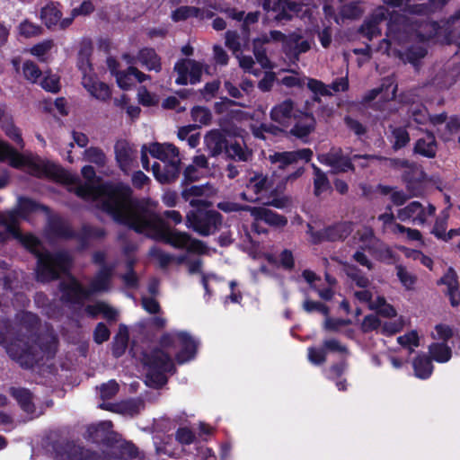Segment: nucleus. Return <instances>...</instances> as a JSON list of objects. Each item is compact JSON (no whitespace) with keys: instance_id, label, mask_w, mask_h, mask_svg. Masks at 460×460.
Here are the masks:
<instances>
[{"instance_id":"3","label":"nucleus","mask_w":460,"mask_h":460,"mask_svg":"<svg viewBox=\"0 0 460 460\" xmlns=\"http://www.w3.org/2000/svg\"><path fill=\"white\" fill-rule=\"evenodd\" d=\"M82 174L87 182L75 186V194L85 200L93 201L96 207L111 216L116 222L126 226V221L119 218L117 214L133 218L144 208L133 199L132 190L126 184L105 182L93 185L95 171L93 166H84Z\"/></svg>"},{"instance_id":"42","label":"nucleus","mask_w":460,"mask_h":460,"mask_svg":"<svg viewBox=\"0 0 460 460\" xmlns=\"http://www.w3.org/2000/svg\"><path fill=\"white\" fill-rule=\"evenodd\" d=\"M375 158H377L376 155H354L351 158L346 157L343 155V157L341 159L339 163H337L332 169L335 172H344L347 171H354V165L352 164V161L356 159H362V160H373Z\"/></svg>"},{"instance_id":"30","label":"nucleus","mask_w":460,"mask_h":460,"mask_svg":"<svg viewBox=\"0 0 460 460\" xmlns=\"http://www.w3.org/2000/svg\"><path fill=\"white\" fill-rule=\"evenodd\" d=\"M414 376L420 379H428L433 372L431 358L426 354H419L412 360Z\"/></svg>"},{"instance_id":"44","label":"nucleus","mask_w":460,"mask_h":460,"mask_svg":"<svg viewBox=\"0 0 460 460\" xmlns=\"http://www.w3.org/2000/svg\"><path fill=\"white\" fill-rule=\"evenodd\" d=\"M90 56H91V48L89 47H84L80 49L78 54V61L77 66L80 71L83 74V76L84 75H92L93 74V68L90 62Z\"/></svg>"},{"instance_id":"24","label":"nucleus","mask_w":460,"mask_h":460,"mask_svg":"<svg viewBox=\"0 0 460 460\" xmlns=\"http://www.w3.org/2000/svg\"><path fill=\"white\" fill-rule=\"evenodd\" d=\"M251 216L255 221H263L269 226L275 227H283L288 224V220L284 216L265 208L252 207Z\"/></svg>"},{"instance_id":"12","label":"nucleus","mask_w":460,"mask_h":460,"mask_svg":"<svg viewBox=\"0 0 460 460\" xmlns=\"http://www.w3.org/2000/svg\"><path fill=\"white\" fill-rule=\"evenodd\" d=\"M343 270L351 282L353 296L360 303L370 301L376 293V288L371 284L361 270L353 264L344 263Z\"/></svg>"},{"instance_id":"56","label":"nucleus","mask_w":460,"mask_h":460,"mask_svg":"<svg viewBox=\"0 0 460 460\" xmlns=\"http://www.w3.org/2000/svg\"><path fill=\"white\" fill-rule=\"evenodd\" d=\"M183 179L181 181V186L190 184L197 181L203 177V173L199 169L194 167L193 164H189L182 172Z\"/></svg>"},{"instance_id":"31","label":"nucleus","mask_w":460,"mask_h":460,"mask_svg":"<svg viewBox=\"0 0 460 460\" xmlns=\"http://www.w3.org/2000/svg\"><path fill=\"white\" fill-rule=\"evenodd\" d=\"M0 125L2 128L4 130L5 134L14 141L19 147H23V141L21 136V132L18 128H16L12 120V118L0 108Z\"/></svg>"},{"instance_id":"57","label":"nucleus","mask_w":460,"mask_h":460,"mask_svg":"<svg viewBox=\"0 0 460 460\" xmlns=\"http://www.w3.org/2000/svg\"><path fill=\"white\" fill-rule=\"evenodd\" d=\"M396 275L402 284L408 289L411 288L415 284L416 277L402 265L396 267Z\"/></svg>"},{"instance_id":"14","label":"nucleus","mask_w":460,"mask_h":460,"mask_svg":"<svg viewBox=\"0 0 460 460\" xmlns=\"http://www.w3.org/2000/svg\"><path fill=\"white\" fill-rule=\"evenodd\" d=\"M435 212L436 207L432 204H428L427 207H424L419 201H412L406 207L398 209L396 217L401 221L410 220L415 225L422 226Z\"/></svg>"},{"instance_id":"5","label":"nucleus","mask_w":460,"mask_h":460,"mask_svg":"<svg viewBox=\"0 0 460 460\" xmlns=\"http://www.w3.org/2000/svg\"><path fill=\"white\" fill-rule=\"evenodd\" d=\"M9 236L18 239L24 247L37 257L36 274L38 281L49 282L68 272L72 263V258L68 252H50L43 251L40 241L31 234H22L16 224H7L0 230V243L6 241Z\"/></svg>"},{"instance_id":"26","label":"nucleus","mask_w":460,"mask_h":460,"mask_svg":"<svg viewBox=\"0 0 460 460\" xmlns=\"http://www.w3.org/2000/svg\"><path fill=\"white\" fill-rule=\"evenodd\" d=\"M9 392L25 412L33 417L39 416L41 413L36 411L32 394L28 389L11 387Z\"/></svg>"},{"instance_id":"39","label":"nucleus","mask_w":460,"mask_h":460,"mask_svg":"<svg viewBox=\"0 0 460 460\" xmlns=\"http://www.w3.org/2000/svg\"><path fill=\"white\" fill-rule=\"evenodd\" d=\"M343 122L347 129L354 134L358 139H362L367 134V126L352 115H346Z\"/></svg>"},{"instance_id":"6","label":"nucleus","mask_w":460,"mask_h":460,"mask_svg":"<svg viewBox=\"0 0 460 460\" xmlns=\"http://www.w3.org/2000/svg\"><path fill=\"white\" fill-rule=\"evenodd\" d=\"M382 3L384 2L382 1ZM402 8H403V4L397 7H391L385 4L378 5L372 11L371 14L364 21L360 26V34L369 40L381 35V22L387 19L388 23L391 13L394 12L401 13ZM387 31L388 27L386 28L385 38L382 40L378 46V50L382 53L387 54L388 56H397L403 62H408L414 66H417L420 60L424 58V57L427 55V49L422 45H415V40L407 45L390 44L388 50H385V49L382 48V43L387 40Z\"/></svg>"},{"instance_id":"40","label":"nucleus","mask_w":460,"mask_h":460,"mask_svg":"<svg viewBox=\"0 0 460 460\" xmlns=\"http://www.w3.org/2000/svg\"><path fill=\"white\" fill-rule=\"evenodd\" d=\"M449 217L448 208L443 210L440 216L436 219L431 234L438 239L447 242V220Z\"/></svg>"},{"instance_id":"16","label":"nucleus","mask_w":460,"mask_h":460,"mask_svg":"<svg viewBox=\"0 0 460 460\" xmlns=\"http://www.w3.org/2000/svg\"><path fill=\"white\" fill-rule=\"evenodd\" d=\"M203 66L199 62L193 59H181L174 66L178 76L175 83L179 85H185L188 83L194 84L199 82Z\"/></svg>"},{"instance_id":"41","label":"nucleus","mask_w":460,"mask_h":460,"mask_svg":"<svg viewBox=\"0 0 460 460\" xmlns=\"http://www.w3.org/2000/svg\"><path fill=\"white\" fill-rule=\"evenodd\" d=\"M128 341V333L125 326H120L118 334L114 338L112 353L116 358L123 355Z\"/></svg>"},{"instance_id":"45","label":"nucleus","mask_w":460,"mask_h":460,"mask_svg":"<svg viewBox=\"0 0 460 460\" xmlns=\"http://www.w3.org/2000/svg\"><path fill=\"white\" fill-rule=\"evenodd\" d=\"M409 115L417 124H425L430 119L426 107L422 104H412L409 109Z\"/></svg>"},{"instance_id":"20","label":"nucleus","mask_w":460,"mask_h":460,"mask_svg":"<svg viewBox=\"0 0 460 460\" xmlns=\"http://www.w3.org/2000/svg\"><path fill=\"white\" fill-rule=\"evenodd\" d=\"M115 157L119 168L128 172L131 170L137 158V150L126 140H119L115 144Z\"/></svg>"},{"instance_id":"48","label":"nucleus","mask_w":460,"mask_h":460,"mask_svg":"<svg viewBox=\"0 0 460 460\" xmlns=\"http://www.w3.org/2000/svg\"><path fill=\"white\" fill-rule=\"evenodd\" d=\"M200 9L194 6H181L174 10L172 13V19L174 22L184 21L190 17H198Z\"/></svg>"},{"instance_id":"51","label":"nucleus","mask_w":460,"mask_h":460,"mask_svg":"<svg viewBox=\"0 0 460 460\" xmlns=\"http://www.w3.org/2000/svg\"><path fill=\"white\" fill-rule=\"evenodd\" d=\"M22 74L26 80L36 83L42 72L34 62L27 60L22 64Z\"/></svg>"},{"instance_id":"15","label":"nucleus","mask_w":460,"mask_h":460,"mask_svg":"<svg viewBox=\"0 0 460 460\" xmlns=\"http://www.w3.org/2000/svg\"><path fill=\"white\" fill-rule=\"evenodd\" d=\"M181 187V198L188 201L191 207L207 206L204 199L211 198L217 192V188L208 182L200 185L187 184Z\"/></svg>"},{"instance_id":"4","label":"nucleus","mask_w":460,"mask_h":460,"mask_svg":"<svg viewBox=\"0 0 460 460\" xmlns=\"http://www.w3.org/2000/svg\"><path fill=\"white\" fill-rule=\"evenodd\" d=\"M161 347L144 355V364L146 367V383L152 387H160L167 382L165 373L174 371L172 359L164 349L176 350L175 358L182 364L194 358L197 349L196 341L185 332L166 333L161 339Z\"/></svg>"},{"instance_id":"8","label":"nucleus","mask_w":460,"mask_h":460,"mask_svg":"<svg viewBox=\"0 0 460 460\" xmlns=\"http://www.w3.org/2000/svg\"><path fill=\"white\" fill-rule=\"evenodd\" d=\"M148 152L161 162H155L152 165L155 179L161 183L174 181L180 173L181 161L178 147L169 143H154L149 146Z\"/></svg>"},{"instance_id":"55","label":"nucleus","mask_w":460,"mask_h":460,"mask_svg":"<svg viewBox=\"0 0 460 460\" xmlns=\"http://www.w3.org/2000/svg\"><path fill=\"white\" fill-rule=\"evenodd\" d=\"M307 358L314 365L319 366L323 364L326 361V350L324 347H309L307 349Z\"/></svg>"},{"instance_id":"43","label":"nucleus","mask_w":460,"mask_h":460,"mask_svg":"<svg viewBox=\"0 0 460 460\" xmlns=\"http://www.w3.org/2000/svg\"><path fill=\"white\" fill-rule=\"evenodd\" d=\"M307 87L314 94L313 100L317 102H321L319 96H332V93L330 91L329 84H323L322 81L317 79H308Z\"/></svg>"},{"instance_id":"63","label":"nucleus","mask_w":460,"mask_h":460,"mask_svg":"<svg viewBox=\"0 0 460 460\" xmlns=\"http://www.w3.org/2000/svg\"><path fill=\"white\" fill-rule=\"evenodd\" d=\"M302 307L308 314L314 311H318L323 315L327 316L329 314V308L325 305L320 302L313 301L309 298L305 299Z\"/></svg>"},{"instance_id":"28","label":"nucleus","mask_w":460,"mask_h":460,"mask_svg":"<svg viewBox=\"0 0 460 460\" xmlns=\"http://www.w3.org/2000/svg\"><path fill=\"white\" fill-rule=\"evenodd\" d=\"M309 5V0H285L279 3L281 11L277 14V20H290L295 14L302 12L304 6Z\"/></svg>"},{"instance_id":"59","label":"nucleus","mask_w":460,"mask_h":460,"mask_svg":"<svg viewBox=\"0 0 460 460\" xmlns=\"http://www.w3.org/2000/svg\"><path fill=\"white\" fill-rule=\"evenodd\" d=\"M22 275V272H8L3 279L4 288L10 292L16 290L20 286V277Z\"/></svg>"},{"instance_id":"47","label":"nucleus","mask_w":460,"mask_h":460,"mask_svg":"<svg viewBox=\"0 0 460 460\" xmlns=\"http://www.w3.org/2000/svg\"><path fill=\"white\" fill-rule=\"evenodd\" d=\"M364 10L360 6L359 2H351L344 4L341 9V20L343 19H357L362 15Z\"/></svg>"},{"instance_id":"2","label":"nucleus","mask_w":460,"mask_h":460,"mask_svg":"<svg viewBox=\"0 0 460 460\" xmlns=\"http://www.w3.org/2000/svg\"><path fill=\"white\" fill-rule=\"evenodd\" d=\"M117 217L126 221V226L139 234L155 240L163 241L176 249L186 250L185 253L178 256L173 255V263L177 265L184 264L186 266L191 253L198 255L210 254L211 249L203 241L193 238L186 232L170 229L164 218L148 208L144 207L131 219L121 216V214H117Z\"/></svg>"},{"instance_id":"27","label":"nucleus","mask_w":460,"mask_h":460,"mask_svg":"<svg viewBox=\"0 0 460 460\" xmlns=\"http://www.w3.org/2000/svg\"><path fill=\"white\" fill-rule=\"evenodd\" d=\"M296 119L297 120L290 130L293 136L303 138L314 130L315 119L311 113L299 111Z\"/></svg>"},{"instance_id":"1","label":"nucleus","mask_w":460,"mask_h":460,"mask_svg":"<svg viewBox=\"0 0 460 460\" xmlns=\"http://www.w3.org/2000/svg\"><path fill=\"white\" fill-rule=\"evenodd\" d=\"M18 323L0 319V345L22 368H32L45 358L53 357L57 339L52 334H36L39 318L31 312L17 314Z\"/></svg>"},{"instance_id":"64","label":"nucleus","mask_w":460,"mask_h":460,"mask_svg":"<svg viewBox=\"0 0 460 460\" xmlns=\"http://www.w3.org/2000/svg\"><path fill=\"white\" fill-rule=\"evenodd\" d=\"M21 35L31 38L37 36L40 33L41 28L29 21H24L19 26Z\"/></svg>"},{"instance_id":"49","label":"nucleus","mask_w":460,"mask_h":460,"mask_svg":"<svg viewBox=\"0 0 460 460\" xmlns=\"http://www.w3.org/2000/svg\"><path fill=\"white\" fill-rule=\"evenodd\" d=\"M342 157L343 155L341 148L332 147L328 153L319 155L318 160L321 164L329 165L332 168Z\"/></svg>"},{"instance_id":"60","label":"nucleus","mask_w":460,"mask_h":460,"mask_svg":"<svg viewBox=\"0 0 460 460\" xmlns=\"http://www.w3.org/2000/svg\"><path fill=\"white\" fill-rule=\"evenodd\" d=\"M66 453L69 460H90L89 450L78 445H69Z\"/></svg>"},{"instance_id":"18","label":"nucleus","mask_w":460,"mask_h":460,"mask_svg":"<svg viewBox=\"0 0 460 460\" xmlns=\"http://www.w3.org/2000/svg\"><path fill=\"white\" fill-rule=\"evenodd\" d=\"M396 90L397 86L394 85V83L391 80L385 79L379 87L368 91L363 96L362 102L364 103H368L376 100L377 108L382 109L385 102L395 98Z\"/></svg>"},{"instance_id":"9","label":"nucleus","mask_w":460,"mask_h":460,"mask_svg":"<svg viewBox=\"0 0 460 460\" xmlns=\"http://www.w3.org/2000/svg\"><path fill=\"white\" fill-rule=\"evenodd\" d=\"M6 159L10 161L12 166L16 168L24 167L29 173L37 177L52 175L60 170L57 165L45 163L39 157L22 155L8 144L0 141V160Z\"/></svg>"},{"instance_id":"21","label":"nucleus","mask_w":460,"mask_h":460,"mask_svg":"<svg viewBox=\"0 0 460 460\" xmlns=\"http://www.w3.org/2000/svg\"><path fill=\"white\" fill-rule=\"evenodd\" d=\"M310 49L311 45L308 40H304L300 33L292 32L288 35L283 50L291 60L297 61L299 56Z\"/></svg>"},{"instance_id":"23","label":"nucleus","mask_w":460,"mask_h":460,"mask_svg":"<svg viewBox=\"0 0 460 460\" xmlns=\"http://www.w3.org/2000/svg\"><path fill=\"white\" fill-rule=\"evenodd\" d=\"M204 144L209 155L217 157L225 152L227 140L220 129H211L205 135Z\"/></svg>"},{"instance_id":"29","label":"nucleus","mask_w":460,"mask_h":460,"mask_svg":"<svg viewBox=\"0 0 460 460\" xmlns=\"http://www.w3.org/2000/svg\"><path fill=\"white\" fill-rule=\"evenodd\" d=\"M225 153L228 159L237 162H249L252 157V152L238 141L227 143Z\"/></svg>"},{"instance_id":"13","label":"nucleus","mask_w":460,"mask_h":460,"mask_svg":"<svg viewBox=\"0 0 460 460\" xmlns=\"http://www.w3.org/2000/svg\"><path fill=\"white\" fill-rule=\"evenodd\" d=\"M273 183L265 174L253 172L248 179L245 187L247 191H251L253 196H259L261 202L267 206H272L277 208H284L289 205V199L287 197L274 198L269 201H262V194L267 192Z\"/></svg>"},{"instance_id":"19","label":"nucleus","mask_w":460,"mask_h":460,"mask_svg":"<svg viewBox=\"0 0 460 460\" xmlns=\"http://www.w3.org/2000/svg\"><path fill=\"white\" fill-rule=\"evenodd\" d=\"M352 232V225L349 222H341L332 226H328L322 231L312 234L314 243L323 241L336 242L344 240Z\"/></svg>"},{"instance_id":"53","label":"nucleus","mask_w":460,"mask_h":460,"mask_svg":"<svg viewBox=\"0 0 460 460\" xmlns=\"http://www.w3.org/2000/svg\"><path fill=\"white\" fill-rule=\"evenodd\" d=\"M149 253L157 261L159 266L163 269H165L170 264L173 263V255L165 252L159 248L153 247Z\"/></svg>"},{"instance_id":"62","label":"nucleus","mask_w":460,"mask_h":460,"mask_svg":"<svg viewBox=\"0 0 460 460\" xmlns=\"http://www.w3.org/2000/svg\"><path fill=\"white\" fill-rule=\"evenodd\" d=\"M119 391V385L115 380H110L100 387L101 398L102 400H110L114 397Z\"/></svg>"},{"instance_id":"37","label":"nucleus","mask_w":460,"mask_h":460,"mask_svg":"<svg viewBox=\"0 0 460 460\" xmlns=\"http://www.w3.org/2000/svg\"><path fill=\"white\" fill-rule=\"evenodd\" d=\"M312 168L314 170V193L316 197H320L323 193L330 190V181L319 167L313 164Z\"/></svg>"},{"instance_id":"25","label":"nucleus","mask_w":460,"mask_h":460,"mask_svg":"<svg viewBox=\"0 0 460 460\" xmlns=\"http://www.w3.org/2000/svg\"><path fill=\"white\" fill-rule=\"evenodd\" d=\"M82 84L93 97L100 101H106L111 96L109 86L98 81L94 74L82 76Z\"/></svg>"},{"instance_id":"38","label":"nucleus","mask_w":460,"mask_h":460,"mask_svg":"<svg viewBox=\"0 0 460 460\" xmlns=\"http://www.w3.org/2000/svg\"><path fill=\"white\" fill-rule=\"evenodd\" d=\"M138 60L149 70H155L156 72L161 69L160 59L153 49H143L139 51Z\"/></svg>"},{"instance_id":"10","label":"nucleus","mask_w":460,"mask_h":460,"mask_svg":"<svg viewBox=\"0 0 460 460\" xmlns=\"http://www.w3.org/2000/svg\"><path fill=\"white\" fill-rule=\"evenodd\" d=\"M46 232L50 238L70 239L76 237L83 247L87 244L89 240L101 239L105 235L103 229L90 225H84L80 232L75 234L68 223L59 217L49 218Z\"/></svg>"},{"instance_id":"22","label":"nucleus","mask_w":460,"mask_h":460,"mask_svg":"<svg viewBox=\"0 0 460 460\" xmlns=\"http://www.w3.org/2000/svg\"><path fill=\"white\" fill-rule=\"evenodd\" d=\"M299 111L295 108L292 100L287 99L276 104L270 111V118L273 121L287 126L291 119L298 117Z\"/></svg>"},{"instance_id":"34","label":"nucleus","mask_w":460,"mask_h":460,"mask_svg":"<svg viewBox=\"0 0 460 460\" xmlns=\"http://www.w3.org/2000/svg\"><path fill=\"white\" fill-rule=\"evenodd\" d=\"M111 427L112 423L111 421H102L96 425H91L87 428L85 437L94 443L105 442Z\"/></svg>"},{"instance_id":"46","label":"nucleus","mask_w":460,"mask_h":460,"mask_svg":"<svg viewBox=\"0 0 460 460\" xmlns=\"http://www.w3.org/2000/svg\"><path fill=\"white\" fill-rule=\"evenodd\" d=\"M84 154L88 162L95 164L98 166H104L107 162L104 152L99 147L91 146L85 149Z\"/></svg>"},{"instance_id":"35","label":"nucleus","mask_w":460,"mask_h":460,"mask_svg":"<svg viewBox=\"0 0 460 460\" xmlns=\"http://www.w3.org/2000/svg\"><path fill=\"white\" fill-rule=\"evenodd\" d=\"M61 11L54 3H49L42 7L40 18L48 28L57 25L61 20Z\"/></svg>"},{"instance_id":"52","label":"nucleus","mask_w":460,"mask_h":460,"mask_svg":"<svg viewBox=\"0 0 460 460\" xmlns=\"http://www.w3.org/2000/svg\"><path fill=\"white\" fill-rule=\"evenodd\" d=\"M191 117L195 122L200 125H208L212 119L211 111L205 107L197 106L191 110Z\"/></svg>"},{"instance_id":"32","label":"nucleus","mask_w":460,"mask_h":460,"mask_svg":"<svg viewBox=\"0 0 460 460\" xmlns=\"http://www.w3.org/2000/svg\"><path fill=\"white\" fill-rule=\"evenodd\" d=\"M414 151L423 156L432 158L436 155L437 144L433 134L427 133L423 137L417 140Z\"/></svg>"},{"instance_id":"7","label":"nucleus","mask_w":460,"mask_h":460,"mask_svg":"<svg viewBox=\"0 0 460 460\" xmlns=\"http://www.w3.org/2000/svg\"><path fill=\"white\" fill-rule=\"evenodd\" d=\"M114 266H103L92 279L88 288H84L72 276L60 282L62 300L70 304H81L84 299L99 292L108 291Z\"/></svg>"},{"instance_id":"58","label":"nucleus","mask_w":460,"mask_h":460,"mask_svg":"<svg viewBox=\"0 0 460 460\" xmlns=\"http://www.w3.org/2000/svg\"><path fill=\"white\" fill-rule=\"evenodd\" d=\"M217 208L226 212V213H231V212H238V211H248L251 213V209L252 207L248 205H242L237 202L229 201V200H224L217 205Z\"/></svg>"},{"instance_id":"54","label":"nucleus","mask_w":460,"mask_h":460,"mask_svg":"<svg viewBox=\"0 0 460 460\" xmlns=\"http://www.w3.org/2000/svg\"><path fill=\"white\" fill-rule=\"evenodd\" d=\"M397 341L401 346L409 348V352L411 353L414 348L419 346V336L416 332L412 331L398 337Z\"/></svg>"},{"instance_id":"17","label":"nucleus","mask_w":460,"mask_h":460,"mask_svg":"<svg viewBox=\"0 0 460 460\" xmlns=\"http://www.w3.org/2000/svg\"><path fill=\"white\" fill-rule=\"evenodd\" d=\"M312 156L313 151L311 149L303 148L296 151L276 152L270 155L269 160L277 169L285 170L299 160L309 162Z\"/></svg>"},{"instance_id":"36","label":"nucleus","mask_w":460,"mask_h":460,"mask_svg":"<svg viewBox=\"0 0 460 460\" xmlns=\"http://www.w3.org/2000/svg\"><path fill=\"white\" fill-rule=\"evenodd\" d=\"M429 352L432 359L438 363H446L452 357V349L444 342H434L429 347Z\"/></svg>"},{"instance_id":"33","label":"nucleus","mask_w":460,"mask_h":460,"mask_svg":"<svg viewBox=\"0 0 460 460\" xmlns=\"http://www.w3.org/2000/svg\"><path fill=\"white\" fill-rule=\"evenodd\" d=\"M364 304H367L370 310L376 311L384 317L390 318L396 315V311L393 305L388 304L385 298L377 295V293H376L375 296L371 298L370 301H365Z\"/></svg>"},{"instance_id":"50","label":"nucleus","mask_w":460,"mask_h":460,"mask_svg":"<svg viewBox=\"0 0 460 460\" xmlns=\"http://www.w3.org/2000/svg\"><path fill=\"white\" fill-rule=\"evenodd\" d=\"M440 285H445L447 288V292H451L459 289V281L456 272L448 268L442 278L438 282Z\"/></svg>"},{"instance_id":"11","label":"nucleus","mask_w":460,"mask_h":460,"mask_svg":"<svg viewBox=\"0 0 460 460\" xmlns=\"http://www.w3.org/2000/svg\"><path fill=\"white\" fill-rule=\"evenodd\" d=\"M223 223L221 214L216 210H199L187 216V226L202 236L214 234Z\"/></svg>"},{"instance_id":"61","label":"nucleus","mask_w":460,"mask_h":460,"mask_svg":"<svg viewBox=\"0 0 460 460\" xmlns=\"http://www.w3.org/2000/svg\"><path fill=\"white\" fill-rule=\"evenodd\" d=\"M392 134L394 138L393 146L395 150L401 149L402 147L405 146L410 141L408 132L402 128H394Z\"/></svg>"}]
</instances>
